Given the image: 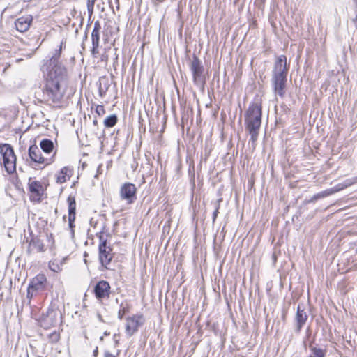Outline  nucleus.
I'll use <instances>...</instances> for the list:
<instances>
[{"label":"nucleus","mask_w":357,"mask_h":357,"mask_svg":"<svg viewBox=\"0 0 357 357\" xmlns=\"http://www.w3.org/2000/svg\"><path fill=\"white\" fill-rule=\"evenodd\" d=\"M63 42L56 49L52 57L42 66L45 84L42 89L43 100L50 105L60 107L67 88V70L59 61Z\"/></svg>","instance_id":"f257e3e1"},{"label":"nucleus","mask_w":357,"mask_h":357,"mask_svg":"<svg viewBox=\"0 0 357 357\" xmlns=\"http://www.w3.org/2000/svg\"><path fill=\"white\" fill-rule=\"evenodd\" d=\"M289 64L287 65V56H276L271 75V85L275 96L282 98L286 94V84Z\"/></svg>","instance_id":"f03ea898"},{"label":"nucleus","mask_w":357,"mask_h":357,"mask_svg":"<svg viewBox=\"0 0 357 357\" xmlns=\"http://www.w3.org/2000/svg\"><path fill=\"white\" fill-rule=\"evenodd\" d=\"M261 106L257 103L249 105L245 114V128L250 135V141L255 146L259 136V131L261 124Z\"/></svg>","instance_id":"7ed1b4c3"},{"label":"nucleus","mask_w":357,"mask_h":357,"mask_svg":"<svg viewBox=\"0 0 357 357\" xmlns=\"http://www.w3.org/2000/svg\"><path fill=\"white\" fill-rule=\"evenodd\" d=\"M99 238L98 244V260L104 269L109 270V264L114 257L112 248L108 244L107 239L103 237L102 232L97 234Z\"/></svg>","instance_id":"20e7f679"},{"label":"nucleus","mask_w":357,"mask_h":357,"mask_svg":"<svg viewBox=\"0 0 357 357\" xmlns=\"http://www.w3.org/2000/svg\"><path fill=\"white\" fill-rule=\"evenodd\" d=\"M47 278L44 274H38L32 278L28 285L27 297L31 298L40 292L45 290L47 287Z\"/></svg>","instance_id":"39448f33"},{"label":"nucleus","mask_w":357,"mask_h":357,"mask_svg":"<svg viewBox=\"0 0 357 357\" xmlns=\"http://www.w3.org/2000/svg\"><path fill=\"white\" fill-rule=\"evenodd\" d=\"M190 68L192 74L194 83L197 86H203L205 82L204 68L197 56H193Z\"/></svg>","instance_id":"423d86ee"},{"label":"nucleus","mask_w":357,"mask_h":357,"mask_svg":"<svg viewBox=\"0 0 357 357\" xmlns=\"http://www.w3.org/2000/svg\"><path fill=\"white\" fill-rule=\"evenodd\" d=\"M144 318L142 314H135L126 318V333L128 337L133 335L144 324Z\"/></svg>","instance_id":"0eeeda50"},{"label":"nucleus","mask_w":357,"mask_h":357,"mask_svg":"<svg viewBox=\"0 0 357 357\" xmlns=\"http://www.w3.org/2000/svg\"><path fill=\"white\" fill-rule=\"evenodd\" d=\"M120 197L128 204H133L137 199V188L133 183H126L120 188Z\"/></svg>","instance_id":"6e6552de"},{"label":"nucleus","mask_w":357,"mask_h":357,"mask_svg":"<svg viewBox=\"0 0 357 357\" xmlns=\"http://www.w3.org/2000/svg\"><path fill=\"white\" fill-rule=\"evenodd\" d=\"M61 317V314L59 310L53 308H49L46 313L43 314L41 325L45 328H49L52 326H55L59 322V319Z\"/></svg>","instance_id":"1a4fd4ad"},{"label":"nucleus","mask_w":357,"mask_h":357,"mask_svg":"<svg viewBox=\"0 0 357 357\" xmlns=\"http://www.w3.org/2000/svg\"><path fill=\"white\" fill-rule=\"evenodd\" d=\"M94 294L98 301L108 299L111 294L109 283L105 280H100L94 287Z\"/></svg>","instance_id":"9d476101"},{"label":"nucleus","mask_w":357,"mask_h":357,"mask_svg":"<svg viewBox=\"0 0 357 357\" xmlns=\"http://www.w3.org/2000/svg\"><path fill=\"white\" fill-rule=\"evenodd\" d=\"M29 156L32 162L38 164L50 165L53 162L52 157L50 158H44L41 154L40 149L35 144L29 146Z\"/></svg>","instance_id":"9b49d317"},{"label":"nucleus","mask_w":357,"mask_h":357,"mask_svg":"<svg viewBox=\"0 0 357 357\" xmlns=\"http://www.w3.org/2000/svg\"><path fill=\"white\" fill-rule=\"evenodd\" d=\"M101 30V24L98 20L96 21L91 33L92 50L91 53L96 55L98 53V49L100 45V31Z\"/></svg>","instance_id":"f8f14e48"},{"label":"nucleus","mask_w":357,"mask_h":357,"mask_svg":"<svg viewBox=\"0 0 357 357\" xmlns=\"http://www.w3.org/2000/svg\"><path fill=\"white\" fill-rule=\"evenodd\" d=\"M29 189L30 192L32 194L31 199L40 202L41 200V196L43 193V188L40 182L38 181L29 182Z\"/></svg>","instance_id":"ddd939ff"},{"label":"nucleus","mask_w":357,"mask_h":357,"mask_svg":"<svg viewBox=\"0 0 357 357\" xmlns=\"http://www.w3.org/2000/svg\"><path fill=\"white\" fill-rule=\"evenodd\" d=\"M307 317L308 316L307 314V312L305 311L304 309H301L300 305H298L297 307V310L295 316L296 325V332L297 333H299L301 332V328L306 323Z\"/></svg>","instance_id":"4468645a"},{"label":"nucleus","mask_w":357,"mask_h":357,"mask_svg":"<svg viewBox=\"0 0 357 357\" xmlns=\"http://www.w3.org/2000/svg\"><path fill=\"white\" fill-rule=\"evenodd\" d=\"M46 250L43 241L38 236H33L29 243L27 252L31 254L32 252H44Z\"/></svg>","instance_id":"2eb2a0df"},{"label":"nucleus","mask_w":357,"mask_h":357,"mask_svg":"<svg viewBox=\"0 0 357 357\" xmlns=\"http://www.w3.org/2000/svg\"><path fill=\"white\" fill-rule=\"evenodd\" d=\"M32 22V17L31 15L22 16L17 18L15 22L16 29L20 32L26 31Z\"/></svg>","instance_id":"dca6fc26"},{"label":"nucleus","mask_w":357,"mask_h":357,"mask_svg":"<svg viewBox=\"0 0 357 357\" xmlns=\"http://www.w3.org/2000/svg\"><path fill=\"white\" fill-rule=\"evenodd\" d=\"M357 183V176L347 178L341 183L337 184L333 188L328 189L329 192H331V195L340 191L347 187L352 185L353 184Z\"/></svg>","instance_id":"f3484780"},{"label":"nucleus","mask_w":357,"mask_h":357,"mask_svg":"<svg viewBox=\"0 0 357 357\" xmlns=\"http://www.w3.org/2000/svg\"><path fill=\"white\" fill-rule=\"evenodd\" d=\"M111 82L108 77L104 76L101 77L99 79L98 91L100 97L105 96L107 91L110 87Z\"/></svg>","instance_id":"a211bd4d"},{"label":"nucleus","mask_w":357,"mask_h":357,"mask_svg":"<svg viewBox=\"0 0 357 357\" xmlns=\"http://www.w3.org/2000/svg\"><path fill=\"white\" fill-rule=\"evenodd\" d=\"M70 169L68 167H63L56 174V182L63 183L70 178Z\"/></svg>","instance_id":"6ab92c4d"},{"label":"nucleus","mask_w":357,"mask_h":357,"mask_svg":"<svg viewBox=\"0 0 357 357\" xmlns=\"http://www.w3.org/2000/svg\"><path fill=\"white\" fill-rule=\"evenodd\" d=\"M0 152L2 154L3 159L15 157L13 149L8 144H4L0 146Z\"/></svg>","instance_id":"aec40b11"},{"label":"nucleus","mask_w":357,"mask_h":357,"mask_svg":"<svg viewBox=\"0 0 357 357\" xmlns=\"http://www.w3.org/2000/svg\"><path fill=\"white\" fill-rule=\"evenodd\" d=\"M3 165L6 172L8 174H12L16 169V157L3 159Z\"/></svg>","instance_id":"412c9836"},{"label":"nucleus","mask_w":357,"mask_h":357,"mask_svg":"<svg viewBox=\"0 0 357 357\" xmlns=\"http://www.w3.org/2000/svg\"><path fill=\"white\" fill-rule=\"evenodd\" d=\"M40 149L45 153L49 154L54 149V143L51 139H43L40 143Z\"/></svg>","instance_id":"4be33fe9"},{"label":"nucleus","mask_w":357,"mask_h":357,"mask_svg":"<svg viewBox=\"0 0 357 357\" xmlns=\"http://www.w3.org/2000/svg\"><path fill=\"white\" fill-rule=\"evenodd\" d=\"M68 204V217H75L76 202L74 196L70 195L67 199Z\"/></svg>","instance_id":"5701e85b"},{"label":"nucleus","mask_w":357,"mask_h":357,"mask_svg":"<svg viewBox=\"0 0 357 357\" xmlns=\"http://www.w3.org/2000/svg\"><path fill=\"white\" fill-rule=\"evenodd\" d=\"M310 349L311 353L309 357H326V350L316 347H312L311 344H310Z\"/></svg>","instance_id":"b1692460"},{"label":"nucleus","mask_w":357,"mask_h":357,"mask_svg":"<svg viewBox=\"0 0 357 357\" xmlns=\"http://www.w3.org/2000/svg\"><path fill=\"white\" fill-rule=\"evenodd\" d=\"M117 121V116L116 114H111L105 119L104 126L106 128H112L116 124Z\"/></svg>","instance_id":"393cba45"},{"label":"nucleus","mask_w":357,"mask_h":357,"mask_svg":"<svg viewBox=\"0 0 357 357\" xmlns=\"http://www.w3.org/2000/svg\"><path fill=\"white\" fill-rule=\"evenodd\" d=\"M130 305L127 302L121 303L118 312V318L121 320L123 316L130 311Z\"/></svg>","instance_id":"a878e982"},{"label":"nucleus","mask_w":357,"mask_h":357,"mask_svg":"<svg viewBox=\"0 0 357 357\" xmlns=\"http://www.w3.org/2000/svg\"><path fill=\"white\" fill-rule=\"evenodd\" d=\"M49 341L52 343H56L60 340V334L54 331L48 335Z\"/></svg>","instance_id":"bb28decb"},{"label":"nucleus","mask_w":357,"mask_h":357,"mask_svg":"<svg viewBox=\"0 0 357 357\" xmlns=\"http://www.w3.org/2000/svg\"><path fill=\"white\" fill-rule=\"evenodd\" d=\"M49 268L51 271L58 273L61 271L60 265L56 261H50L49 262Z\"/></svg>","instance_id":"cd10ccee"},{"label":"nucleus","mask_w":357,"mask_h":357,"mask_svg":"<svg viewBox=\"0 0 357 357\" xmlns=\"http://www.w3.org/2000/svg\"><path fill=\"white\" fill-rule=\"evenodd\" d=\"M96 0H87V10L89 16L91 17L93 13V7Z\"/></svg>","instance_id":"c85d7f7f"},{"label":"nucleus","mask_w":357,"mask_h":357,"mask_svg":"<svg viewBox=\"0 0 357 357\" xmlns=\"http://www.w3.org/2000/svg\"><path fill=\"white\" fill-rule=\"evenodd\" d=\"M75 217H68V226H69V228L70 229V233H71L72 236H74V234H75V231H74V227H75Z\"/></svg>","instance_id":"c756f323"},{"label":"nucleus","mask_w":357,"mask_h":357,"mask_svg":"<svg viewBox=\"0 0 357 357\" xmlns=\"http://www.w3.org/2000/svg\"><path fill=\"white\" fill-rule=\"evenodd\" d=\"M331 195V192H329L328 189L326 190H324V191H322L319 193H317L316 195H314L315 196V198H317V199H319L321 198H324V197H326L327 196H329Z\"/></svg>","instance_id":"7c9ffc66"},{"label":"nucleus","mask_w":357,"mask_h":357,"mask_svg":"<svg viewBox=\"0 0 357 357\" xmlns=\"http://www.w3.org/2000/svg\"><path fill=\"white\" fill-rule=\"evenodd\" d=\"M47 239L48 242L50 243V249L52 250L54 245V239L52 234H47Z\"/></svg>","instance_id":"2f4dec72"},{"label":"nucleus","mask_w":357,"mask_h":357,"mask_svg":"<svg viewBox=\"0 0 357 357\" xmlns=\"http://www.w3.org/2000/svg\"><path fill=\"white\" fill-rule=\"evenodd\" d=\"M96 112L98 116H102L105 114V109L103 105H97Z\"/></svg>","instance_id":"473e14b6"},{"label":"nucleus","mask_w":357,"mask_h":357,"mask_svg":"<svg viewBox=\"0 0 357 357\" xmlns=\"http://www.w3.org/2000/svg\"><path fill=\"white\" fill-rule=\"evenodd\" d=\"M218 210H219V206H218L215 208V210L214 211L213 213V220L215 221L217 215H218Z\"/></svg>","instance_id":"72a5a7b5"},{"label":"nucleus","mask_w":357,"mask_h":357,"mask_svg":"<svg viewBox=\"0 0 357 357\" xmlns=\"http://www.w3.org/2000/svg\"><path fill=\"white\" fill-rule=\"evenodd\" d=\"M104 357H116V356L109 353V351H106L105 352Z\"/></svg>","instance_id":"f704fd0d"},{"label":"nucleus","mask_w":357,"mask_h":357,"mask_svg":"<svg viewBox=\"0 0 357 357\" xmlns=\"http://www.w3.org/2000/svg\"><path fill=\"white\" fill-rule=\"evenodd\" d=\"M118 336L119 335L117 334H114L113 335V340H114L116 344H117L119 343Z\"/></svg>","instance_id":"c9c22d12"},{"label":"nucleus","mask_w":357,"mask_h":357,"mask_svg":"<svg viewBox=\"0 0 357 357\" xmlns=\"http://www.w3.org/2000/svg\"><path fill=\"white\" fill-rule=\"evenodd\" d=\"M93 354L94 357H97L98 354V347H96V349L93 351Z\"/></svg>","instance_id":"e433bc0d"},{"label":"nucleus","mask_w":357,"mask_h":357,"mask_svg":"<svg viewBox=\"0 0 357 357\" xmlns=\"http://www.w3.org/2000/svg\"><path fill=\"white\" fill-rule=\"evenodd\" d=\"M317 200V198H315V196L314 195L309 201L307 202V203L314 202Z\"/></svg>","instance_id":"4c0bfd02"},{"label":"nucleus","mask_w":357,"mask_h":357,"mask_svg":"<svg viewBox=\"0 0 357 357\" xmlns=\"http://www.w3.org/2000/svg\"><path fill=\"white\" fill-rule=\"evenodd\" d=\"M93 123L94 125H97V124H98V121H97V120H96V119H95V120H93Z\"/></svg>","instance_id":"58836bf2"},{"label":"nucleus","mask_w":357,"mask_h":357,"mask_svg":"<svg viewBox=\"0 0 357 357\" xmlns=\"http://www.w3.org/2000/svg\"><path fill=\"white\" fill-rule=\"evenodd\" d=\"M104 335H109V333H107V331H105V332L104 333Z\"/></svg>","instance_id":"ea45409f"},{"label":"nucleus","mask_w":357,"mask_h":357,"mask_svg":"<svg viewBox=\"0 0 357 357\" xmlns=\"http://www.w3.org/2000/svg\"><path fill=\"white\" fill-rule=\"evenodd\" d=\"M101 167H102V165H99V167H98V172L99 171V169H100Z\"/></svg>","instance_id":"a19ab883"},{"label":"nucleus","mask_w":357,"mask_h":357,"mask_svg":"<svg viewBox=\"0 0 357 357\" xmlns=\"http://www.w3.org/2000/svg\"><path fill=\"white\" fill-rule=\"evenodd\" d=\"M31 0H24V2H29Z\"/></svg>","instance_id":"79ce46f5"},{"label":"nucleus","mask_w":357,"mask_h":357,"mask_svg":"<svg viewBox=\"0 0 357 357\" xmlns=\"http://www.w3.org/2000/svg\"><path fill=\"white\" fill-rule=\"evenodd\" d=\"M88 254L86 252L84 253V257H87Z\"/></svg>","instance_id":"37998d69"}]
</instances>
